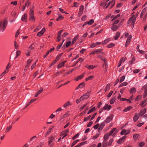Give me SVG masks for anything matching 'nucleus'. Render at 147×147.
<instances>
[{
    "instance_id": "12",
    "label": "nucleus",
    "mask_w": 147,
    "mask_h": 147,
    "mask_svg": "<svg viewBox=\"0 0 147 147\" xmlns=\"http://www.w3.org/2000/svg\"><path fill=\"white\" fill-rule=\"evenodd\" d=\"M85 67L87 68L89 70L90 69H93L95 67V66H94L93 65H86L85 66Z\"/></svg>"
},
{
    "instance_id": "21",
    "label": "nucleus",
    "mask_w": 147,
    "mask_h": 147,
    "mask_svg": "<svg viewBox=\"0 0 147 147\" xmlns=\"http://www.w3.org/2000/svg\"><path fill=\"white\" fill-rule=\"evenodd\" d=\"M146 7H145L142 11L140 14V17L141 18L142 16L144 14L146 10Z\"/></svg>"
},
{
    "instance_id": "15",
    "label": "nucleus",
    "mask_w": 147,
    "mask_h": 147,
    "mask_svg": "<svg viewBox=\"0 0 147 147\" xmlns=\"http://www.w3.org/2000/svg\"><path fill=\"white\" fill-rule=\"evenodd\" d=\"M111 105H108V104H106L105 105V106L103 108V109L104 110H106L107 109L108 110H109L111 108Z\"/></svg>"
},
{
    "instance_id": "9",
    "label": "nucleus",
    "mask_w": 147,
    "mask_h": 147,
    "mask_svg": "<svg viewBox=\"0 0 147 147\" xmlns=\"http://www.w3.org/2000/svg\"><path fill=\"white\" fill-rule=\"evenodd\" d=\"M111 29L113 31H116L118 29V27L117 25L113 24Z\"/></svg>"
},
{
    "instance_id": "63",
    "label": "nucleus",
    "mask_w": 147,
    "mask_h": 147,
    "mask_svg": "<svg viewBox=\"0 0 147 147\" xmlns=\"http://www.w3.org/2000/svg\"><path fill=\"white\" fill-rule=\"evenodd\" d=\"M140 70L139 69H136L134 70L133 71V72L134 73L136 74L138 73Z\"/></svg>"
},
{
    "instance_id": "5",
    "label": "nucleus",
    "mask_w": 147,
    "mask_h": 147,
    "mask_svg": "<svg viewBox=\"0 0 147 147\" xmlns=\"http://www.w3.org/2000/svg\"><path fill=\"white\" fill-rule=\"evenodd\" d=\"M27 14L26 13H25L22 16V18H21V20L24 22H27Z\"/></svg>"
},
{
    "instance_id": "32",
    "label": "nucleus",
    "mask_w": 147,
    "mask_h": 147,
    "mask_svg": "<svg viewBox=\"0 0 147 147\" xmlns=\"http://www.w3.org/2000/svg\"><path fill=\"white\" fill-rule=\"evenodd\" d=\"M115 97H113L112 99H111L110 101V103L111 104H113L115 102Z\"/></svg>"
},
{
    "instance_id": "51",
    "label": "nucleus",
    "mask_w": 147,
    "mask_h": 147,
    "mask_svg": "<svg viewBox=\"0 0 147 147\" xmlns=\"http://www.w3.org/2000/svg\"><path fill=\"white\" fill-rule=\"evenodd\" d=\"M138 119V117L136 115H135V116L134 117L133 120L135 122H136Z\"/></svg>"
},
{
    "instance_id": "45",
    "label": "nucleus",
    "mask_w": 147,
    "mask_h": 147,
    "mask_svg": "<svg viewBox=\"0 0 147 147\" xmlns=\"http://www.w3.org/2000/svg\"><path fill=\"white\" fill-rule=\"evenodd\" d=\"M107 142L104 141L102 142V147H107Z\"/></svg>"
},
{
    "instance_id": "40",
    "label": "nucleus",
    "mask_w": 147,
    "mask_h": 147,
    "mask_svg": "<svg viewBox=\"0 0 147 147\" xmlns=\"http://www.w3.org/2000/svg\"><path fill=\"white\" fill-rule=\"evenodd\" d=\"M69 131V130L68 129H67L65 130V131L62 132V135H65L67 133H68Z\"/></svg>"
},
{
    "instance_id": "56",
    "label": "nucleus",
    "mask_w": 147,
    "mask_h": 147,
    "mask_svg": "<svg viewBox=\"0 0 147 147\" xmlns=\"http://www.w3.org/2000/svg\"><path fill=\"white\" fill-rule=\"evenodd\" d=\"M132 36L131 35H130L127 38L126 41L129 42H130L131 40V38Z\"/></svg>"
},
{
    "instance_id": "35",
    "label": "nucleus",
    "mask_w": 147,
    "mask_h": 147,
    "mask_svg": "<svg viewBox=\"0 0 147 147\" xmlns=\"http://www.w3.org/2000/svg\"><path fill=\"white\" fill-rule=\"evenodd\" d=\"M139 136V135L138 134H135L133 136V138L134 140H136Z\"/></svg>"
},
{
    "instance_id": "13",
    "label": "nucleus",
    "mask_w": 147,
    "mask_h": 147,
    "mask_svg": "<svg viewBox=\"0 0 147 147\" xmlns=\"http://www.w3.org/2000/svg\"><path fill=\"white\" fill-rule=\"evenodd\" d=\"M97 57L100 58V59H101L102 60L104 61V62H105L107 61L105 58L104 57H102L100 55H97Z\"/></svg>"
},
{
    "instance_id": "57",
    "label": "nucleus",
    "mask_w": 147,
    "mask_h": 147,
    "mask_svg": "<svg viewBox=\"0 0 147 147\" xmlns=\"http://www.w3.org/2000/svg\"><path fill=\"white\" fill-rule=\"evenodd\" d=\"M79 135V134H76L75 136L72 138V139L73 140H75L76 138L78 137Z\"/></svg>"
},
{
    "instance_id": "8",
    "label": "nucleus",
    "mask_w": 147,
    "mask_h": 147,
    "mask_svg": "<svg viewBox=\"0 0 147 147\" xmlns=\"http://www.w3.org/2000/svg\"><path fill=\"white\" fill-rule=\"evenodd\" d=\"M147 99L142 101L140 104V105L142 106V107H144L147 103V102L146 101Z\"/></svg>"
},
{
    "instance_id": "27",
    "label": "nucleus",
    "mask_w": 147,
    "mask_h": 147,
    "mask_svg": "<svg viewBox=\"0 0 147 147\" xmlns=\"http://www.w3.org/2000/svg\"><path fill=\"white\" fill-rule=\"evenodd\" d=\"M107 4V3H106L105 1H102L100 3V6H103V7H105Z\"/></svg>"
},
{
    "instance_id": "60",
    "label": "nucleus",
    "mask_w": 147,
    "mask_h": 147,
    "mask_svg": "<svg viewBox=\"0 0 147 147\" xmlns=\"http://www.w3.org/2000/svg\"><path fill=\"white\" fill-rule=\"evenodd\" d=\"M37 61H36L32 65L31 67V69L32 70L34 68L36 64V62Z\"/></svg>"
},
{
    "instance_id": "48",
    "label": "nucleus",
    "mask_w": 147,
    "mask_h": 147,
    "mask_svg": "<svg viewBox=\"0 0 147 147\" xmlns=\"http://www.w3.org/2000/svg\"><path fill=\"white\" fill-rule=\"evenodd\" d=\"M103 49H100L95 50V52L96 53H100L102 50Z\"/></svg>"
},
{
    "instance_id": "36",
    "label": "nucleus",
    "mask_w": 147,
    "mask_h": 147,
    "mask_svg": "<svg viewBox=\"0 0 147 147\" xmlns=\"http://www.w3.org/2000/svg\"><path fill=\"white\" fill-rule=\"evenodd\" d=\"M132 108V107H127L123 111L124 112H127L128 111H129Z\"/></svg>"
},
{
    "instance_id": "24",
    "label": "nucleus",
    "mask_w": 147,
    "mask_h": 147,
    "mask_svg": "<svg viewBox=\"0 0 147 147\" xmlns=\"http://www.w3.org/2000/svg\"><path fill=\"white\" fill-rule=\"evenodd\" d=\"M59 17L56 19V20L57 21L61 20L64 18V17H63L60 14H58Z\"/></svg>"
},
{
    "instance_id": "54",
    "label": "nucleus",
    "mask_w": 147,
    "mask_h": 147,
    "mask_svg": "<svg viewBox=\"0 0 147 147\" xmlns=\"http://www.w3.org/2000/svg\"><path fill=\"white\" fill-rule=\"evenodd\" d=\"M43 89L42 88H41L36 93L38 94H40L42 91Z\"/></svg>"
},
{
    "instance_id": "25",
    "label": "nucleus",
    "mask_w": 147,
    "mask_h": 147,
    "mask_svg": "<svg viewBox=\"0 0 147 147\" xmlns=\"http://www.w3.org/2000/svg\"><path fill=\"white\" fill-rule=\"evenodd\" d=\"M71 105V102H70L68 101L64 104V105H63V107L64 108H66L67 107Z\"/></svg>"
},
{
    "instance_id": "43",
    "label": "nucleus",
    "mask_w": 147,
    "mask_h": 147,
    "mask_svg": "<svg viewBox=\"0 0 147 147\" xmlns=\"http://www.w3.org/2000/svg\"><path fill=\"white\" fill-rule=\"evenodd\" d=\"M123 59V58H122L119 61V62L118 63V65H117L118 67H119L121 66V65Z\"/></svg>"
},
{
    "instance_id": "58",
    "label": "nucleus",
    "mask_w": 147,
    "mask_h": 147,
    "mask_svg": "<svg viewBox=\"0 0 147 147\" xmlns=\"http://www.w3.org/2000/svg\"><path fill=\"white\" fill-rule=\"evenodd\" d=\"M78 3L75 2H74V5L72 7H78Z\"/></svg>"
},
{
    "instance_id": "20",
    "label": "nucleus",
    "mask_w": 147,
    "mask_h": 147,
    "mask_svg": "<svg viewBox=\"0 0 147 147\" xmlns=\"http://www.w3.org/2000/svg\"><path fill=\"white\" fill-rule=\"evenodd\" d=\"M136 17H134L133 19L131 25V27L133 28H134V25L136 21Z\"/></svg>"
},
{
    "instance_id": "19",
    "label": "nucleus",
    "mask_w": 147,
    "mask_h": 147,
    "mask_svg": "<svg viewBox=\"0 0 147 147\" xmlns=\"http://www.w3.org/2000/svg\"><path fill=\"white\" fill-rule=\"evenodd\" d=\"M49 140L48 142V144L49 145L54 140V138L53 136H51V137L49 138Z\"/></svg>"
},
{
    "instance_id": "22",
    "label": "nucleus",
    "mask_w": 147,
    "mask_h": 147,
    "mask_svg": "<svg viewBox=\"0 0 147 147\" xmlns=\"http://www.w3.org/2000/svg\"><path fill=\"white\" fill-rule=\"evenodd\" d=\"M115 0H112L111 1H110L111 2V6L110 7V9L112 8L113 6H114L115 3Z\"/></svg>"
},
{
    "instance_id": "41",
    "label": "nucleus",
    "mask_w": 147,
    "mask_h": 147,
    "mask_svg": "<svg viewBox=\"0 0 147 147\" xmlns=\"http://www.w3.org/2000/svg\"><path fill=\"white\" fill-rule=\"evenodd\" d=\"M35 46L34 43H32L29 47V48L30 50H33L34 49V47Z\"/></svg>"
},
{
    "instance_id": "33",
    "label": "nucleus",
    "mask_w": 147,
    "mask_h": 147,
    "mask_svg": "<svg viewBox=\"0 0 147 147\" xmlns=\"http://www.w3.org/2000/svg\"><path fill=\"white\" fill-rule=\"evenodd\" d=\"M94 78V76H91L88 77L85 79V80L87 81L89 80H92Z\"/></svg>"
},
{
    "instance_id": "50",
    "label": "nucleus",
    "mask_w": 147,
    "mask_h": 147,
    "mask_svg": "<svg viewBox=\"0 0 147 147\" xmlns=\"http://www.w3.org/2000/svg\"><path fill=\"white\" fill-rule=\"evenodd\" d=\"M127 131L125 129H123L121 132V135H123L125 134V133H126Z\"/></svg>"
},
{
    "instance_id": "64",
    "label": "nucleus",
    "mask_w": 147,
    "mask_h": 147,
    "mask_svg": "<svg viewBox=\"0 0 147 147\" xmlns=\"http://www.w3.org/2000/svg\"><path fill=\"white\" fill-rule=\"evenodd\" d=\"M113 92V91H110V92L108 94V95H107V97L108 98L110 97L111 96Z\"/></svg>"
},
{
    "instance_id": "11",
    "label": "nucleus",
    "mask_w": 147,
    "mask_h": 147,
    "mask_svg": "<svg viewBox=\"0 0 147 147\" xmlns=\"http://www.w3.org/2000/svg\"><path fill=\"white\" fill-rule=\"evenodd\" d=\"M126 136H124L122 137L121 138L119 139L117 142L118 144L124 142L125 139L126 138Z\"/></svg>"
},
{
    "instance_id": "49",
    "label": "nucleus",
    "mask_w": 147,
    "mask_h": 147,
    "mask_svg": "<svg viewBox=\"0 0 147 147\" xmlns=\"http://www.w3.org/2000/svg\"><path fill=\"white\" fill-rule=\"evenodd\" d=\"M125 78V76H123L121 77L119 81V83H121L123 81Z\"/></svg>"
},
{
    "instance_id": "31",
    "label": "nucleus",
    "mask_w": 147,
    "mask_h": 147,
    "mask_svg": "<svg viewBox=\"0 0 147 147\" xmlns=\"http://www.w3.org/2000/svg\"><path fill=\"white\" fill-rule=\"evenodd\" d=\"M116 130V128H114L113 129H111L109 133V134L110 136Z\"/></svg>"
},
{
    "instance_id": "37",
    "label": "nucleus",
    "mask_w": 147,
    "mask_h": 147,
    "mask_svg": "<svg viewBox=\"0 0 147 147\" xmlns=\"http://www.w3.org/2000/svg\"><path fill=\"white\" fill-rule=\"evenodd\" d=\"M87 23L89 25L92 24L94 22V20L93 19H91Z\"/></svg>"
},
{
    "instance_id": "1",
    "label": "nucleus",
    "mask_w": 147,
    "mask_h": 147,
    "mask_svg": "<svg viewBox=\"0 0 147 147\" xmlns=\"http://www.w3.org/2000/svg\"><path fill=\"white\" fill-rule=\"evenodd\" d=\"M90 95V92H88L82 96H81V98H82V100H83L84 99H87L88 98Z\"/></svg>"
},
{
    "instance_id": "38",
    "label": "nucleus",
    "mask_w": 147,
    "mask_h": 147,
    "mask_svg": "<svg viewBox=\"0 0 147 147\" xmlns=\"http://www.w3.org/2000/svg\"><path fill=\"white\" fill-rule=\"evenodd\" d=\"M8 70H5V71L3 72L0 75V76L1 78L2 76H3L6 73H7L8 72Z\"/></svg>"
},
{
    "instance_id": "7",
    "label": "nucleus",
    "mask_w": 147,
    "mask_h": 147,
    "mask_svg": "<svg viewBox=\"0 0 147 147\" xmlns=\"http://www.w3.org/2000/svg\"><path fill=\"white\" fill-rule=\"evenodd\" d=\"M66 61H65L61 63H60L57 65V68L58 69H59L61 67H62L63 66L65 65V63H66Z\"/></svg>"
},
{
    "instance_id": "62",
    "label": "nucleus",
    "mask_w": 147,
    "mask_h": 147,
    "mask_svg": "<svg viewBox=\"0 0 147 147\" xmlns=\"http://www.w3.org/2000/svg\"><path fill=\"white\" fill-rule=\"evenodd\" d=\"M11 4H13L14 5H16L17 4V1H12L11 2Z\"/></svg>"
},
{
    "instance_id": "52",
    "label": "nucleus",
    "mask_w": 147,
    "mask_h": 147,
    "mask_svg": "<svg viewBox=\"0 0 147 147\" xmlns=\"http://www.w3.org/2000/svg\"><path fill=\"white\" fill-rule=\"evenodd\" d=\"M113 138L109 140V141L108 142V145L109 146H110L111 144H112V143L113 142Z\"/></svg>"
},
{
    "instance_id": "61",
    "label": "nucleus",
    "mask_w": 147,
    "mask_h": 147,
    "mask_svg": "<svg viewBox=\"0 0 147 147\" xmlns=\"http://www.w3.org/2000/svg\"><path fill=\"white\" fill-rule=\"evenodd\" d=\"M83 13V11H81L80 10H79L78 13V16H81L82 15Z\"/></svg>"
},
{
    "instance_id": "16",
    "label": "nucleus",
    "mask_w": 147,
    "mask_h": 147,
    "mask_svg": "<svg viewBox=\"0 0 147 147\" xmlns=\"http://www.w3.org/2000/svg\"><path fill=\"white\" fill-rule=\"evenodd\" d=\"M110 135L109 134L107 133L106 134L104 137V141H107V140L109 139Z\"/></svg>"
},
{
    "instance_id": "18",
    "label": "nucleus",
    "mask_w": 147,
    "mask_h": 147,
    "mask_svg": "<svg viewBox=\"0 0 147 147\" xmlns=\"http://www.w3.org/2000/svg\"><path fill=\"white\" fill-rule=\"evenodd\" d=\"M116 36L114 37V39L115 40H117L118 39L120 35V33L119 32H117L115 34Z\"/></svg>"
},
{
    "instance_id": "17",
    "label": "nucleus",
    "mask_w": 147,
    "mask_h": 147,
    "mask_svg": "<svg viewBox=\"0 0 147 147\" xmlns=\"http://www.w3.org/2000/svg\"><path fill=\"white\" fill-rule=\"evenodd\" d=\"M146 112V109L145 108L144 109L141 110L140 113V116H142Z\"/></svg>"
},
{
    "instance_id": "39",
    "label": "nucleus",
    "mask_w": 147,
    "mask_h": 147,
    "mask_svg": "<svg viewBox=\"0 0 147 147\" xmlns=\"http://www.w3.org/2000/svg\"><path fill=\"white\" fill-rule=\"evenodd\" d=\"M96 109V108L95 107H93L90 111H89L87 113V114H89L90 113L92 112L93 111H95Z\"/></svg>"
},
{
    "instance_id": "4",
    "label": "nucleus",
    "mask_w": 147,
    "mask_h": 147,
    "mask_svg": "<svg viewBox=\"0 0 147 147\" xmlns=\"http://www.w3.org/2000/svg\"><path fill=\"white\" fill-rule=\"evenodd\" d=\"M113 117V115H111L109 117H108L105 121V122L106 123H108L110 122Z\"/></svg>"
},
{
    "instance_id": "34",
    "label": "nucleus",
    "mask_w": 147,
    "mask_h": 147,
    "mask_svg": "<svg viewBox=\"0 0 147 147\" xmlns=\"http://www.w3.org/2000/svg\"><path fill=\"white\" fill-rule=\"evenodd\" d=\"M30 17L28 19V20L30 21H31L32 20H35V18L34 16H30Z\"/></svg>"
},
{
    "instance_id": "42",
    "label": "nucleus",
    "mask_w": 147,
    "mask_h": 147,
    "mask_svg": "<svg viewBox=\"0 0 147 147\" xmlns=\"http://www.w3.org/2000/svg\"><path fill=\"white\" fill-rule=\"evenodd\" d=\"M134 18H133V17H130L129 19L128 20V21H127V24L128 25V24H129L131 22V21H132L133 19Z\"/></svg>"
},
{
    "instance_id": "26",
    "label": "nucleus",
    "mask_w": 147,
    "mask_h": 147,
    "mask_svg": "<svg viewBox=\"0 0 147 147\" xmlns=\"http://www.w3.org/2000/svg\"><path fill=\"white\" fill-rule=\"evenodd\" d=\"M115 44L113 43H111L108 45L107 47L108 48H111L115 46Z\"/></svg>"
},
{
    "instance_id": "23",
    "label": "nucleus",
    "mask_w": 147,
    "mask_h": 147,
    "mask_svg": "<svg viewBox=\"0 0 147 147\" xmlns=\"http://www.w3.org/2000/svg\"><path fill=\"white\" fill-rule=\"evenodd\" d=\"M136 91V89L134 87L131 88L129 91V92L131 94H133L134 92L135 93Z\"/></svg>"
},
{
    "instance_id": "46",
    "label": "nucleus",
    "mask_w": 147,
    "mask_h": 147,
    "mask_svg": "<svg viewBox=\"0 0 147 147\" xmlns=\"http://www.w3.org/2000/svg\"><path fill=\"white\" fill-rule=\"evenodd\" d=\"M12 128V126H10L9 127H7L5 131L6 132H7L9 131Z\"/></svg>"
},
{
    "instance_id": "29",
    "label": "nucleus",
    "mask_w": 147,
    "mask_h": 147,
    "mask_svg": "<svg viewBox=\"0 0 147 147\" xmlns=\"http://www.w3.org/2000/svg\"><path fill=\"white\" fill-rule=\"evenodd\" d=\"M85 86L84 83H80L78 86L77 87L76 89H78L79 88H82Z\"/></svg>"
},
{
    "instance_id": "55",
    "label": "nucleus",
    "mask_w": 147,
    "mask_h": 147,
    "mask_svg": "<svg viewBox=\"0 0 147 147\" xmlns=\"http://www.w3.org/2000/svg\"><path fill=\"white\" fill-rule=\"evenodd\" d=\"M142 97V96L141 95H138L137 96L136 98L135 99V101H137L138 100L140 99Z\"/></svg>"
},
{
    "instance_id": "59",
    "label": "nucleus",
    "mask_w": 147,
    "mask_h": 147,
    "mask_svg": "<svg viewBox=\"0 0 147 147\" xmlns=\"http://www.w3.org/2000/svg\"><path fill=\"white\" fill-rule=\"evenodd\" d=\"M96 45L95 43H92L90 46V47L92 48H93L96 46Z\"/></svg>"
},
{
    "instance_id": "53",
    "label": "nucleus",
    "mask_w": 147,
    "mask_h": 147,
    "mask_svg": "<svg viewBox=\"0 0 147 147\" xmlns=\"http://www.w3.org/2000/svg\"><path fill=\"white\" fill-rule=\"evenodd\" d=\"M109 88H110V86L108 84H107L106 86L105 89V91H106L107 90H109Z\"/></svg>"
},
{
    "instance_id": "14",
    "label": "nucleus",
    "mask_w": 147,
    "mask_h": 147,
    "mask_svg": "<svg viewBox=\"0 0 147 147\" xmlns=\"http://www.w3.org/2000/svg\"><path fill=\"white\" fill-rule=\"evenodd\" d=\"M110 40L111 39L109 38H106L102 42V43L103 45L107 44Z\"/></svg>"
},
{
    "instance_id": "6",
    "label": "nucleus",
    "mask_w": 147,
    "mask_h": 147,
    "mask_svg": "<svg viewBox=\"0 0 147 147\" xmlns=\"http://www.w3.org/2000/svg\"><path fill=\"white\" fill-rule=\"evenodd\" d=\"M84 73H83L80 76H79L77 78H75L74 79V80L78 81L79 80H81L84 77Z\"/></svg>"
},
{
    "instance_id": "2",
    "label": "nucleus",
    "mask_w": 147,
    "mask_h": 147,
    "mask_svg": "<svg viewBox=\"0 0 147 147\" xmlns=\"http://www.w3.org/2000/svg\"><path fill=\"white\" fill-rule=\"evenodd\" d=\"M142 89L144 90L143 95V98H145L147 95V86H144L142 87Z\"/></svg>"
},
{
    "instance_id": "10",
    "label": "nucleus",
    "mask_w": 147,
    "mask_h": 147,
    "mask_svg": "<svg viewBox=\"0 0 147 147\" xmlns=\"http://www.w3.org/2000/svg\"><path fill=\"white\" fill-rule=\"evenodd\" d=\"M79 37L78 34H77L76 36L72 40L71 45H72L73 44L75 43L77 40L78 39Z\"/></svg>"
},
{
    "instance_id": "3",
    "label": "nucleus",
    "mask_w": 147,
    "mask_h": 147,
    "mask_svg": "<svg viewBox=\"0 0 147 147\" xmlns=\"http://www.w3.org/2000/svg\"><path fill=\"white\" fill-rule=\"evenodd\" d=\"M46 29L44 28L39 32H38L37 34V36L39 37L41 36L44 34L45 31Z\"/></svg>"
},
{
    "instance_id": "44",
    "label": "nucleus",
    "mask_w": 147,
    "mask_h": 147,
    "mask_svg": "<svg viewBox=\"0 0 147 147\" xmlns=\"http://www.w3.org/2000/svg\"><path fill=\"white\" fill-rule=\"evenodd\" d=\"M71 42L69 41L66 42L65 45L66 47H68L70 45H71Z\"/></svg>"
},
{
    "instance_id": "30",
    "label": "nucleus",
    "mask_w": 147,
    "mask_h": 147,
    "mask_svg": "<svg viewBox=\"0 0 147 147\" xmlns=\"http://www.w3.org/2000/svg\"><path fill=\"white\" fill-rule=\"evenodd\" d=\"M104 65H105V71L106 72L107 69V68L108 67V65L107 63H106V62H104V63L103 64L102 67H103Z\"/></svg>"
},
{
    "instance_id": "28",
    "label": "nucleus",
    "mask_w": 147,
    "mask_h": 147,
    "mask_svg": "<svg viewBox=\"0 0 147 147\" xmlns=\"http://www.w3.org/2000/svg\"><path fill=\"white\" fill-rule=\"evenodd\" d=\"M66 84L65 83L63 84H61L60 85L59 84V83H57V84L55 85V88L57 89H58L59 88L61 87L63 85H65Z\"/></svg>"
},
{
    "instance_id": "47",
    "label": "nucleus",
    "mask_w": 147,
    "mask_h": 147,
    "mask_svg": "<svg viewBox=\"0 0 147 147\" xmlns=\"http://www.w3.org/2000/svg\"><path fill=\"white\" fill-rule=\"evenodd\" d=\"M30 16H34V10L31 9L30 10L29 12Z\"/></svg>"
}]
</instances>
